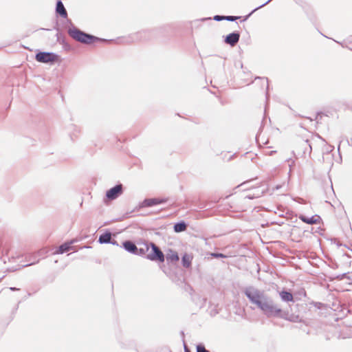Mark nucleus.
Listing matches in <instances>:
<instances>
[{
  "label": "nucleus",
  "mask_w": 352,
  "mask_h": 352,
  "mask_svg": "<svg viewBox=\"0 0 352 352\" xmlns=\"http://www.w3.org/2000/svg\"><path fill=\"white\" fill-rule=\"evenodd\" d=\"M68 34L72 38L82 43L89 44L94 41L99 40L98 38L85 33L76 27L69 28Z\"/></svg>",
  "instance_id": "obj_2"
},
{
  "label": "nucleus",
  "mask_w": 352,
  "mask_h": 352,
  "mask_svg": "<svg viewBox=\"0 0 352 352\" xmlns=\"http://www.w3.org/2000/svg\"><path fill=\"white\" fill-rule=\"evenodd\" d=\"M320 219V217L318 215H314L310 217H306L305 215L300 216V219H301L303 222L310 225L318 223Z\"/></svg>",
  "instance_id": "obj_8"
},
{
  "label": "nucleus",
  "mask_w": 352,
  "mask_h": 352,
  "mask_svg": "<svg viewBox=\"0 0 352 352\" xmlns=\"http://www.w3.org/2000/svg\"><path fill=\"white\" fill-rule=\"evenodd\" d=\"M111 239V234L110 232H107L102 234L100 236L98 241L100 243H110Z\"/></svg>",
  "instance_id": "obj_15"
},
{
  "label": "nucleus",
  "mask_w": 352,
  "mask_h": 352,
  "mask_svg": "<svg viewBox=\"0 0 352 352\" xmlns=\"http://www.w3.org/2000/svg\"><path fill=\"white\" fill-rule=\"evenodd\" d=\"M166 258L167 261L170 262H176L179 259L177 253L173 250H169L166 255Z\"/></svg>",
  "instance_id": "obj_13"
},
{
  "label": "nucleus",
  "mask_w": 352,
  "mask_h": 352,
  "mask_svg": "<svg viewBox=\"0 0 352 352\" xmlns=\"http://www.w3.org/2000/svg\"><path fill=\"white\" fill-rule=\"evenodd\" d=\"M123 247L127 252L130 253L138 254V248L133 242L130 241H126L124 242Z\"/></svg>",
  "instance_id": "obj_9"
},
{
  "label": "nucleus",
  "mask_w": 352,
  "mask_h": 352,
  "mask_svg": "<svg viewBox=\"0 0 352 352\" xmlns=\"http://www.w3.org/2000/svg\"><path fill=\"white\" fill-rule=\"evenodd\" d=\"M186 224L184 222L177 223L174 226V231L175 232H180L186 230Z\"/></svg>",
  "instance_id": "obj_16"
},
{
  "label": "nucleus",
  "mask_w": 352,
  "mask_h": 352,
  "mask_svg": "<svg viewBox=\"0 0 352 352\" xmlns=\"http://www.w3.org/2000/svg\"><path fill=\"white\" fill-rule=\"evenodd\" d=\"M166 202L165 199H144V201L142 204V207H151L153 206H155L157 204H161Z\"/></svg>",
  "instance_id": "obj_7"
},
{
  "label": "nucleus",
  "mask_w": 352,
  "mask_h": 352,
  "mask_svg": "<svg viewBox=\"0 0 352 352\" xmlns=\"http://www.w3.org/2000/svg\"><path fill=\"white\" fill-rule=\"evenodd\" d=\"M280 299L283 302H294V297L292 293L287 291H281L279 292Z\"/></svg>",
  "instance_id": "obj_11"
},
{
  "label": "nucleus",
  "mask_w": 352,
  "mask_h": 352,
  "mask_svg": "<svg viewBox=\"0 0 352 352\" xmlns=\"http://www.w3.org/2000/svg\"><path fill=\"white\" fill-rule=\"evenodd\" d=\"M34 263H35V262H32V263H29V264L23 265L22 266V267H28V266H30V265H33V264H34Z\"/></svg>",
  "instance_id": "obj_24"
},
{
  "label": "nucleus",
  "mask_w": 352,
  "mask_h": 352,
  "mask_svg": "<svg viewBox=\"0 0 352 352\" xmlns=\"http://www.w3.org/2000/svg\"><path fill=\"white\" fill-rule=\"evenodd\" d=\"M10 289L11 291H16V290H19V289H18V288H16V287H10Z\"/></svg>",
  "instance_id": "obj_26"
},
{
  "label": "nucleus",
  "mask_w": 352,
  "mask_h": 352,
  "mask_svg": "<svg viewBox=\"0 0 352 352\" xmlns=\"http://www.w3.org/2000/svg\"><path fill=\"white\" fill-rule=\"evenodd\" d=\"M239 17L237 16H226L225 20L229 21H234L236 19H237Z\"/></svg>",
  "instance_id": "obj_18"
},
{
  "label": "nucleus",
  "mask_w": 352,
  "mask_h": 352,
  "mask_svg": "<svg viewBox=\"0 0 352 352\" xmlns=\"http://www.w3.org/2000/svg\"><path fill=\"white\" fill-rule=\"evenodd\" d=\"M144 254V250L143 248L138 249L137 254Z\"/></svg>",
  "instance_id": "obj_23"
},
{
  "label": "nucleus",
  "mask_w": 352,
  "mask_h": 352,
  "mask_svg": "<svg viewBox=\"0 0 352 352\" xmlns=\"http://www.w3.org/2000/svg\"><path fill=\"white\" fill-rule=\"evenodd\" d=\"M271 1H272V0H268L267 1H266L265 3H264L263 4L261 5L259 7H258V8H255V9L254 10V11H255V10H258V8H260L263 7L264 6L267 5L269 2H270Z\"/></svg>",
  "instance_id": "obj_22"
},
{
  "label": "nucleus",
  "mask_w": 352,
  "mask_h": 352,
  "mask_svg": "<svg viewBox=\"0 0 352 352\" xmlns=\"http://www.w3.org/2000/svg\"><path fill=\"white\" fill-rule=\"evenodd\" d=\"M197 352H210L208 350L206 349V348L201 345L199 344L197 346Z\"/></svg>",
  "instance_id": "obj_17"
},
{
  "label": "nucleus",
  "mask_w": 352,
  "mask_h": 352,
  "mask_svg": "<svg viewBox=\"0 0 352 352\" xmlns=\"http://www.w3.org/2000/svg\"><path fill=\"white\" fill-rule=\"evenodd\" d=\"M153 250V253L148 254L147 258L151 261L158 260L161 262L164 261V255L160 248L153 243H151Z\"/></svg>",
  "instance_id": "obj_4"
},
{
  "label": "nucleus",
  "mask_w": 352,
  "mask_h": 352,
  "mask_svg": "<svg viewBox=\"0 0 352 352\" xmlns=\"http://www.w3.org/2000/svg\"><path fill=\"white\" fill-rule=\"evenodd\" d=\"M56 11L58 14L64 18L67 16V11L60 0L57 1Z\"/></svg>",
  "instance_id": "obj_12"
},
{
  "label": "nucleus",
  "mask_w": 352,
  "mask_h": 352,
  "mask_svg": "<svg viewBox=\"0 0 352 352\" xmlns=\"http://www.w3.org/2000/svg\"><path fill=\"white\" fill-rule=\"evenodd\" d=\"M239 33L232 32L226 36L224 41L226 43L230 45V46L234 47L239 42Z\"/></svg>",
  "instance_id": "obj_6"
},
{
  "label": "nucleus",
  "mask_w": 352,
  "mask_h": 352,
  "mask_svg": "<svg viewBox=\"0 0 352 352\" xmlns=\"http://www.w3.org/2000/svg\"><path fill=\"white\" fill-rule=\"evenodd\" d=\"M295 318L296 319H289V320H292V321L296 322V321H297V319L298 318V316H296Z\"/></svg>",
  "instance_id": "obj_27"
},
{
  "label": "nucleus",
  "mask_w": 352,
  "mask_h": 352,
  "mask_svg": "<svg viewBox=\"0 0 352 352\" xmlns=\"http://www.w3.org/2000/svg\"><path fill=\"white\" fill-rule=\"evenodd\" d=\"M244 294L249 300L260 309L267 317L284 318L282 309L263 291L254 287H248L245 289Z\"/></svg>",
  "instance_id": "obj_1"
},
{
  "label": "nucleus",
  "mask_w": 352,
  "mask_h": 352,
  "mask_svg": "<svg viewBox=\"0 0 352 352\" xmlns=\"http://www.w3.org/2000/svg\"><path fill=\"white\" fill-rule=\"evenodd\" d=\"M73 243L72 241L65 243L59 246L58 250L56 251V254H63L65 252H67L69 250H72L73 247L72 246V244Z\"/></svg>",
  "instance_id": "obj_10"
},
{
  "label": "nucleus",
  "mask_w": 352,
  "mask_h": 352,
  "mask_svg": "<svg viewBox=\"0 0 352 352\" xmlns=\"http://www.w3.org/2000/svg\"><path fill=\"white\" fill-rule=\"evenodd\" d=\"M225 16L216 15L214 16V20L217 21H220L222 20H225Z\"/></svg>",
  "instance_id": "obj_20"
},
{
  "label": "nucleus",
  "mask_w": 352,
  "mask_h": 352,
  "mask_svg": "<svg viewBox=\"0 0 352 352\" xmlns=\"http://www.w3.org/2000/svg\"><path fill=\"white\" fill-rule=\"evenodd\" d=\"M192 260V256L191 254H184L182 259L183 266L186 268L190 267L191 265Z\"/></svg>",
  "instance_id": "obj_14"
},
{
  "label": "nucleus",
  "mask_w": 352,
  "mask_h": 352,
  "mask_svg": "<svg viewBox=\"0 0 352 352\" xmlns=\"http://www.w3.org/2000/svg\"><path fill=\"white\" fill-rule=\"evenodd\" d=\"M184 352H190L186 344H184Z\"/></svg>",
  "instance_id": "obj_25"
},
{
  "label": "nucleus",
  "mask_w": 352,
  "mask_h": 352,
  "mask_svg": "<svg viewBox=\"0 0 352 352\" xmlns=\"http://www.w3.org/2000/svg\"><path fill=\"white\" fill-rule=\"evenodd\" d=\"M211 256L214 257V258H224V257H226V256L224 254H220V253H212Z\"/></svg>",
  "instance_id": "obj_19"
},
{
  "label": "nucleus",
  "mask_w": 352,
  "mask_h": 352,
  "mask_svg": "<svg viewBox=\"0 0 352 352\" xmlns=\"http://www.w3.org/2000/svg\"><path fill=\"white\" fill-rule=\"evenodd\" d=\"M57 56L53 53L50 52H39L36 55V60L40 63H51L54 62Z\"/></svg>",
  "instance_id": "obj_3"
},
{
  "label": "nucleus",
  "mask_w": 352,
  "mask_h": 352,
  "mask_svg": "<svg viewBox=\"0 0 352 352\" xmlns=\"http://www.w3.org/2000/svg\"><path fill=\"white\" fill-rule=\"evenodd\" d=\"M122 193V186L118 184L107 191L106 196L110 200L118 198Z\"/></svg>",
  "instance_id": "obj_5"
},
{
  "label": "nucleus",
  "mask_w": 352,
  "mask_h": 352,
  "mask_svg": "<svg viewBox=\"0 0 352 352\" xmlns=\"http://www.w3.org/2000/svg\"><path fill=\"white\" fill-rule=\"evenodd\" d=\"M288 162H289V172H291L292 171V167L294 165L295 162H294V160H293L292 159L289 160Z\"/></svg>",
  "instance_id": "obj_21"
}]
</instances>
